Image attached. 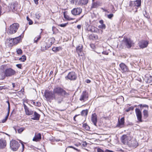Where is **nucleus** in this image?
I'll return each instance as SVG.
<instances>
[{
  "label": "nucleus",
  "instance_id": "nucleus-33",
  "mask_svg": "<svg viewBox=\"0 0 152 152\" xmlns=\"http://www.w3.org/2000/svg\"><path fill=\"white\" fill-rule=\"evenodd\" d=\"M26 60V57L25 56H23L21 58H20L19 60L22 61H24Z\"/></svg>",
  "mask_w": 152,
  "mask_h": 152
},
{
  "label": "nucleus",
  "instance_id": "nucleus-20",
  "mask_svg": "<svg viewBox=\"0 0 152 152\" xmlns=\"http://www.w3.org/2000/svg\"><path fill=\"white\" fill-rule=\"evenodd\" d=\"M63 97L64 96L60 95L56 96L55 95L54 99L57 101L58 103H60L63 100Z\"/></svg>",
  "mask_w": 152,
  "mask_h": 152
},
{
  "label": "nucleus",
  "instance_id": "nucleus-9",
  "mask_svg": "<svg viewBox=\"0 0 152 152\" xmlns=\"http://www.w3.org/2000/svg\"><path fill=\"white\" fill-rule=\"evenodd\" d=\"M88 93L86 91H83L80 95L79 100L82 102H84L88 100Z\"/></svg>",
  "mask_w": 152,
  "mask_h": 152
},
{
  "label": "nucleus",
  "instance_id": "nucleus-35",
  "mask_svg": "<svg viewBox=\"0 0 152 152\" xmlns=\"http://www.w3.org/2000/svg\"><path fill=\"white\" fill-rule=\"evenodd\" d=\"M9 115V114H8V113H7V115L5 116V118L4 119H3L2 120V123H4L5 122L7 121V118L8 117Z\"/></svg>",
  "mask_w": 152,
  "mask_h": 152
},
{
  "label": "nucleus",
  "instance_id": "nucleus-63",
  "mask_svg": "<svg viewBox=\"0 0 152 152\" xmlns=\"http://www.w3.org/2000/svg\"><path fill=\"white\" fill-rule=\"evenodd\" d=\"M3 89V86H0V91L2 90Z\"/></svg>",
  "mask_w": 152,
  "mask_h": 152
},
{
  "label": "nucleus",
  "instance_id": "nucleus-12",
  "mask_svg": "<svg viewBox=\"0 0 152 152\" xmlns=\"http://www.w3.org/2000/svg\"><path fill=\"white\" fill-rule=\"evenodd\" d=\"M82 10L80 7L74 8L71 11V12L73 15H79L82 12Z\"/></svg>",
  "mask_w": 152,
  "mask_h": 152
},
{
  "label": "nucleus",
  "instance_id": "nucleus-21",
  "mask_svg": "<svg viewBox=\"0 0 152 152\" xmlns=\"http://www.w3.org/2000/svg\"><path fill=\"white\" fill-rule=\"evenodd\" d=\"M7 143L5 140L0 139V149L4 148L6 146Z\"/></svg>",
  "mask_w": 152,
  "mask_h": 152
},
{
  "label": "nucleus",
  "instance_id": "nucleus-25",
  "mask_svg": "<svg viewBox=\"0 0 152 152\" xmlns=\"http://www.w3.org/2000/svg\"><path fill=\"white\" fill-rule=\"evenodd\" d=\"M21 36L20 35L18 37L13 38L14 44H16L19 42L21 38Z\"/></svg>",
  "mask_w": 152,
  "mask_h": 152
},
{
  "label": "nucleus",
  "instance_id": "nucleus-18",
  "mask_svg": "<svg viewBox=\"0 0 152 152\" xmlns=\"http://www.w3.org/2000/svg\"><path fill=\"white\" fill-rule=\"evenodd\" d=\"M33 114L31 116V119L35 120H39L40 115L36 112H33Z\"/></svg>",
  "mask_w": 152,
  "mask_h": 152
},
{
  "label": "nucleus",
  "instance_id": "nucleus-2",
  "mask_svg": "<svg viewBox=\"0 0 152 152\" xmlns=\"http://www.w3.org/2000/svg\"><path fill=\"white\" fill-rule=\"evenodd\" d=\"M141 0H136L135 1H130L129 6L134 12H136L137 11L138 7L141 6Z\"/></svg>",
  "mask_w": 152,
  "mask_h": 152
},
{
  "label": "nucleus",
  "instance_id": "nucleus-28",
  "mask_svg": "<svg viewBox=\"0 0 152 152\" xmlns=\"http://www.w3.org/2000/svg\"><path fill=\"white\" fill-rule=\"evenodd\" d=\"M88 30L92 32L96 33L98 30V29L96 27L93 26L91 27V28H90L89 30L88 29Z\"/></svg>",
  "mask_w": 152,
  "mask_h": 152
},
{
  "label": "nucleus",
  "instance_id": "nucleus-45",
  "mask_svg": "<svg viewBox=\"0 0 152 152\" xmlns=\"http://www.w3.org/2000/svg\"><path fill=\"white\" fill-rule=\"evenodd\" d=\"M67 24V23H63V24H59L58 26L61 27H65L66 26Z\"/></svg>",
  "mask_w": 152,
  "mask_h": 152
},
{
  "label": "nucleus",
  "instance_id": "nucleus-34",
  "mask_svg": "<svg viewBox=\"0 0 152 152\" xmlns=\"http://www.w3.org/2000/svg\"><path fill=\"white\" fill-rule=\"evenodd\" d=\"M61 48L60 47H54L52 48V50L55 52H57L59 51L61 49Z\"/></svg>",
  "mask_w": 152,
  "mask_h": 152
},
{
  "label": "nucleus",
  "instance_id": "nucleus-13",
  "mask_svg": "<svg viewBox=\"0 0 152 152\" xmlns=\"http://www.w3.org/2000/svg\"><path fill=\"white\" fill-rule=\"evenodd\" d=\"M24 108L25 110V113L27 115H32L33 113V111L31 110H29L28 108L26 105L23 104Z\"/></svg>",
  "mask_w": 152,
  "mask_h": 152
},
{
  "label": "nucleus",
  "instance_id": "nucleus-30",
  "mask_svg": "<svg viewBox=\"0 0 152 152\" xmlns=\"http://www.w3.org/2000/svg\"><path fill=\"white\" fill-rule=\"evenodd\" d=\"M88 2V0H80L79 1V2L83 5L87 4Z\"/></svg>",
  "mask_w": 152,
  "mask_h": 152
},
{
  "label": "nucleus",
  "instance_id": "nucleus-36",
  "mask_svg": "<svg viewBox=\"0 0 152 152\" xmlns=\"http://www.w3.org/2000/svg\"><path fill=\"white\" fill-rule=\"evenodd\" d=\"M16 52L19 55L21 54L22 53V50L20 48L17 49L16 50Z\"/></svg>",
  "mask_w": 152,
  "mask_h": 152
},
{
  "label": "nucleus",
  "instance_id": "nucleus-40",
  "mask_svg": "<svg viewBox=\"0 0 152 152\" xmlns=\"http://www.w3.org/2000/svg\"><path fill=\"white\" fill-rule=\"evenodd\" d=\"M83 127H85V129L87 130H88L90 128L86 124H84L83 125Z\"/></svg>",
  "mask_w": 152,
  "mask_h": 152
},
{
  "label": "nucleus",
  "instance_id": "nucleus-23",
  "mask_svg": "<svg viewBox=\"0 0 152 152\" xmlns=\"http://www.w3.org/2000/svg\"><path fill=\"white\" fill-rule=\"evenodd\" d=\"M41 138V134L40 133H36L35 137L33 139V140L34 141H38Z\"/></svg>",
  "mask_w": 152,
  "mask_h": 152
},
{
  "label": "nucleus",
  "instance_id": "nucleus-55",
  "mask_svg": "<svg viewBox=\"0 0 152 152\" xmlns=\"http://www.w3.org/2000/svg\"><path fill=\"white\" fill-rule=\"evenodd\" d=\"M105 152H114L108 149H106L105 150Z\"/></svg>",
  "mask_w": 152,
  "mask_h": 152
},
{
  "label": "nucleus",
  "instance_id": "nucleus-11",
  "mask_svg": "<svg viewBox=\"0 0 152 152\" xmlns=\"http://www.w3.org/2000/svg\"><path fill=\"white\" fill-rule=\"evenodd\" d=\"M135 112L137 119L140 122H142V114L140 110L138 108H136Z\"/></svg>",
  "mask_w": 152,
  "mask_h": 152
},
{
  "label": "nucleus",
  "instance_id": "nucleus-22",
  "mask_svg": "<svg viewBox=\"0 0 152 152\" xmlns=\"http://www.w3.org/2000/svg\"><path fill=\"white\" fill-rule=\"evenodd\" d=\"M83 45L81 44H80L76 48V51L79 56H82V55H81V53L83 51Z\"/></svg>",
  "mask_w": 152,
  "mask_h": 152
},
{
  "label": "nucleus",
  "instance_id": "nucleus-47",
  "mask_svg": "<svg viewBox=\"0 0 152 152\" xmlns=\"http://www.w3.org/2000/svg\"><path fill=\"white\" fill-rule=\"evenodd\" d=\"M87 145V143L85 141L83 142L82 144V146L83 147H86Z\"/></svg>",
  "mask_w": 152,
  "mask_h": 152
},
{
  "label": "nucleus",
  "instance_id": "nucleus-19",
  "mask_svg": "<svg viewBox=\"0 0 152 152\" xmlns=\"http://www.w3.org/2000/svg\"><path fill=\"white\" fill-rule=\"evenodd\" d=\"M124 117L121 118L120 120L118 119V123L117 125V126L120 128H122L124 127Z\"/></svg>",
  "mask_w": 152,
  "mask_h": 152
},
{
  "label": "nucleus",
  "instance_id": "nucleus-39",
  "mask_svg": "<svg viewBox=\"0 0 152 152\" xmlns=\"http://www.w3.org/2000/svg\"><path fill=\"white\" fill-rule=\"evenodd\" d=\"M98 27L100 28H101L102 29H104L105 28L106 26L105 24H102L99 26Z\"/></svg>",
  "mask_w": 152,
  "mask_h": 152
},
{
  "label": "nucleus",
  "instance_id": "nucleus-61",
  "mask_svg": "<svg viewBox=\"0 0 152 152\" xmlns=\"http://www.w3.org/2000/svg\"><path fill=\"white\" fill-rule=\"evenodd\" d=\"M86 83H90L91 82V81L90 80H88V79H87L86 80Z\"/></svg>",
  "mask_w": 152,
  "mask_h": 152
},
{
  "label": "nucleus",
  "instance_id": "nucleus-1",
  "mask_svg": "<svg viewBox=\"0 0 152 152\" xmlns=\"http://www.w3.org/2000/svg\"><path fill=\"white\" fill-rule=\"evenodd\" d=\"M53 92L55 95H60L64 96H68L69 94L65 90L60 87H55L53 89Z\"/></svg>",
  "mask_w": 152,
  "mask_h": 152
},
{
  "label": "nucleus",
  "instance_id": "nucleus-59",
  "mask_svg": "<svg viewBox=\"0 0 152 152\" xmlns=\"http://www.w3.org/2000/svg\"><path fill=\"white\" fill-rule=\"evenodd\" d=\"M99 23H101V24H103V21L102 20H100L99 21Z\"/></svg>",
  "mask_w": 152,
  "mask_h": 152
},
{
  "label": "nucleus",
  "instance_id": "nucleus-24",
  "mask_svg": "<svg viewBox=\"0 0 152 152\" xmlns=\"http://www.w3.org/2000/svg\"><path fill=\"white\" fill-rule=\"evenodd\" d=\"M91 121L96 126V124L97 121V118L96 114L94 113L92 114L91 117Z\"/></svg>",
  "mask_w": 152,
  "mask_h": 152
},
{
  "label": "nucleus",
  "instance_id": "nucleus-48",
  "mask_svg": "<svg viewBox=\"0 0 152 152\" xmlns=\"http://www.w3.org/2000/svg\"><path fill=\"white\" fill-rule=\"evenodd\" d=\"M97 4L95 2L93 3L92 5V7L95 8L96 7Z\"/></svg>",
  "mask_w": 152,
  "mask_h": 152
},
{
  "label": "nucleus",
  "instance_id": "nucleus-44",
  "mask_svg": "<svg viewBox=\"0 0 152 152\" xmlns=\"http://www.w3.org/2000/svg\"><path fill=\"white\" fill-rule=\"evenodd\" d=\"M7 102L8 104V111L7 113H8V114H9L10 108V104L8 101H7Z\"/></svg>",
  "mask_w": 152,
  "mask_h": 152
},
{
  "label": "nucleus",
  "instance_id": "nucleus-51",
  "mask_svg": "<svg viewBox=\"0 0 152 152\" xmlns=\"http://www.w3.org/2000/svg\"><path fill=\"white\" fill-rule=\"evenodd\" d=\"M92 37H93L95 39H98V37L97 35L93 34Z\"/></svg>",
  "mask_w": 152,
  "mask_h": 152
},
{
  "label": "nucleus",
  "instance_id": "nucleus-50",
  "mask_svg": "<svg viewBox=\"0 0 152 152\" xmlns=\"http://www.w3.org/2000/svg\"><path fill=\"white\" fill-rule=\"evenodd\" d=\"M16 66L19 69H21L22 65L21 64H17Z\"/></svg>",
  "mask_w": 152,
  "mask_h": 152
},
{
  "label": "nucleus",
  "instance_id": "nucleus-26",
  "mask_svg": "<svg viewBox=\"0 0 152 152\" xmlns=\"http://www.w3.org/2000/svg\"><path fill=\"white\" fill-rule=\"evenodd\" d=\"M7 43H8L9 45L10 46H12L14 44V40L13 38L9 39L7 40Z\"/></svg>",
  "mask_w": 152,
  "mask_h": 152
},
{
  "label": "nucleus",
  "instance_id": "nucleus-62",
  "mask_svg": "<svg viewBox=\"0 0 152 152\" xmlns=\"http://www.w3.org/2000/svg\"><path fill=\"white\" fill-rule=\"evenodd\" d=\"M12 85L13 88H14L15 87V83H12Z\"/></svg>",
  "mask_w": 152,
  "mask_h": 152
},
{
  "label": "nucleus",
  "instance_id": "nucleus-8",
  "mask_svg": "<svg viewBox=\"0 0 152 152\" xmlns=\"http://www.w3.org/2000/svg\"><path fill=\"white\" fill-rule=\"evenodd\" d=\"M6 77H10L14 75L16 71L11 68H7L5 70Z\"/></svg>",
  "mask_w": 152,
  "mask_h": 152
},
{
  "label": "nucleus",
  "instance_id": "nucleus-14",
  "mask_svg": "<svg viewBox=\"0 0 152 152\" xmlns=\"http://www.w3.org/2000/svg\"><path fill=\"white\" fill-rule=\"evenodd\" d=\"M148 44V42L147 41H141L139 43V47L142 48H145L147 47Z\"/></svg>",
  "mask_w": 152,
  "mask_h": 152
},
{
  "label": "nucleus",
  "instance_id": "nucleus-17",
  "mask_svg": "<svg viewBox=\"0 0 152 152\" xmlns=\"http://www.w3.org/2000/svg\"><path fill=\"white\" fill-rule=\"evenodd\" d=\"M6 77L5 70H4L3 67H1L0 68V78L1 79L3 80Z\"/></svg>",
  "mask_w": 152,
  "mask_h": 152
},
{
  "label": "nucleus",
  "instance_id": "nucleus-3",
  "mask_svg": "<svg viewBox=\"0 0 152 152\" xmlns=\"http://www.w3.org/2000/svg\"><path fill=\"white\" fill-rule=\"evenodd\" d=\"M19 25L18 23H14L11 25L8 28L7 33L8 34H12L16 33L18 29Z\"/></svg>",
  "mask_w": 152,
  "mask_h": 152
},
{
  "label": "nucleus",
  "instance_id": "nucleus-60",
  "mask_svg": "<svg viewBox=\"0 0 152 152\" xmlns=\"http://www.w3.org/2000/svg\"><path fill=\"white\" fill-rule=\"evenodd\" d=\"M102 53L103 54H105V55H108V53H107L106 52L103 51L102 52Z\"/></svg>",
  "mask_w": 152,
  "mask_h": 152
},
{
  "label": "nucleus",
  "instance_id": "nucleus-49",
  "mask_svg": "<svg viewBox=\"0 0 152 152\" xmlns=\"http://www.w3.org/2000/svg\"><path fill=\"white\" fill-rule=\"evenodd\" d=\"M97 150V152H105V151H104L102 149L100 148H98Z\"/></svg>",
  "mask_w": 152,
  "mask_h": 152
},
{
  "label": "nucleus",
  "instance_id": "nucleus-10",
  "mask_svg": "<svg viewBox=\"0 0 152 152\" xmlns=\"http://www.w3.org/2000/svg\"><path fill=\"white\" fill-rule=\"evenodd\" d=\"M121 139L122 142L124 144H128L131 140V137L126 135H124L121 137Z\"/></svg>",
  "mask_w": 152,
  "mask_h": 152
},
{
  "label": "nucleus",
  "instance_id": "nucleus-58",
  "mask_svg": "<svg viewBox=\"0 0 152 152\" xmlns=\"http://www.w3.org/2000/svg\"><path fill=\"white\" fill-rule=\"evenodd\" d=\"M75 0H70V1L71 3L74 4L75 3Z\"/></svg>",
  "mask_w": 152,
  "mask_h": 152
},
{
  "label": "nucleus",
  "instance_id": "nucleus-56",
  "mask_svg": "<svg viewBox=\"0 0 152 152\" xmlns=\"http://www.w3.org/2000/svg\"><path fill=\"white\" fill-rule=\"evenodd\" d=\"M81 25H78L77 26V28L78 29H80L81 28Z\"/></svg>",
  "mask_w": 152,
  "mask_h": 152
},
{
  "label": "nucleus",
  "instance_id": "nucleus-53",
  "mask_svg": "<svg viewBox=\"0 0 152 152\" xmlns=\"http://www.w3.org/2000/svg\"><path fill=\"white\" fill-rule=\"evenodd\" d=\"M83 15L81 17H80V18H78L75 22L76 23L78 21H79V20H81L82 19V18L83 17Z\"/></svg>",
  "mask_w": 152,
  "mask_h": 152
},
{
  "label": "nucleus",
  "instance_id": "nucleus-46",
  "mask_svg": "<svg viewBox=\"0 0 152 152\" xmlns=\"http://www.w3.org/2000/svg\"><path fill=\"white\" fill-rule=\"evenodd\" d=\"M113 16V15L111 14L107 15V18L109 19H111Z\"/></svg>",
  "mask_w": 152,
  "mask_h": 152
},
{
  "label": "nucleus",
  "instance_id": "nucleus-52",
  "mask_svg": "<svg viewBox=\"0 0 152 152\" xmlns=\"http://www.w3.org/2000/svg\"><path fill=\"white\" fill-rule=\"evenodd\" d=\"M21 143L22 144V150L21 152H23V150H24V144H23V143L22 142H21Z\"/></svg>",
  "mask_w": 152,
  "mask_h": 152
},
{
  "label": "nucleus",
  "instance_id": "nucleus-31",
  "mask_svg": "<svg viewBox=\"0 0 152 152\" xmlns=\"http://www.w3.org/2000/svg\"><path fill=\"white\" fill-rule=\"evenodd\" d=\"M41 37L40 35L38 36L37 37H35L34 39V42L37 43L38 41L40 39Z\"/></svg>",
  "mask_w": 152,
  "mask_h": 152
},
{
  "label": "nucleus",
  "instance_id": "nucleus-38",
  "mask_svg": "<svg viewBox=\"0 0 152 152\" xmlns=\"http://www.w3.org/2000/svg\"><path fill=\"white\" fill-rule=\"evenodd\" d=\"M24 129V127H21L18 130V132L19 133H21Z\"/></svg>",
  "mask_w": 152,
  "mask_h": 152
},
{
  "label": "nucleus",
  "instance_id": "nucleus-41",
  "mask_svg": "<svg viewBox=\"0 0 152 152\" xmlns=\"http://www.w3.org/2000/svg\"><path fill=\"white\" fill-rule=\"evenodd\" d=\"M40 17V14L38 13H37L35 14V18L38 19H39Z\"/></svg>",
  "mask_w": 152,
  "mask_h": 152
},
{
  "label": "nucleus",
  "instance_id": "nucleus-29",
  "mask_svg": "<svg viewBox=\"0 0 152 152\" xmlns=\"http://www.w3.org/2000/svg\"><path fill=\"white\" fill-rule=\"evenodd\" d=\"M88 111L87 110H84L81 112V115L82 116H86L88 114Z\"/></svg>",
  "mask_w": 152,
  "mask_h": 152
},
{
  "label": "nucleus",
  "instance_id": "nucleus-7",
  "mask_svg": "<svg viewBox=\"0 0 152 152\" xmlns=\"http://www.w3.org/2000/svg\"><path fill=\"white\" fill-rule=\"evenodd\" d=\"M45 97L47 99H54L55 98V95L51 91H46L44 93Z\"/></svg>",
  "mask_w": 152,
  "mask_h": 152
},
{
  "label": "nucleus",
  "instance_id": "nucleus-57",
  "mask_svg": "<svg viewBox=\"0 0 152 152\" xmlns=\"http://www.w3.org/2000/svg\"><path fill=\"white\" fill-rule=\"evenodd\" d=\"M35 3L36 4H38V0H34Z\"/></svg>",
  "mask_w": 152,
  "mask_h": 152
},
{
  "label": "nucleus",
  "instance_id": "nucleus-6",
  "mask_svg": "<svg viewBox=\"0 0 152 152\" xmlns=\"http://www.w3.org/2000/svg\"><path fill=\"white\" fill-rule=\"evenodd\" d=\"M77 78V75L74 72H69L67 75L65 77L66 79H68L71 80H75Z\"/></svg>",
  "mask_w": 152,
  "mask_h": 152
},
{
  "label": "nucleus",
  "instance_id": "nucleus-43",
  "mask_svg": "<svg viewBox=\"0 0 152 152\" xmlns=\"http://www.w3.org/2000/svg\"><path fill=\"white\" fill-rule=\"evenodd\" d=\"M134 107L131 106L129 107L128 109H126V112H129V111L131 110H133L134 109Z\"/></svg>",
  "mask_w": 152,
  "mask_h": 152
},
{
  "label": "nucleus",
  "instance_id": "nucleus-32",
  "mask_svg": "<svg viewBox=\"0 0 152 152\" xmlns=\"http://www.w3.org/2000/svg\"><path fill=\"white\" fill-rule=\"evenodd\" d=\"M33 104L35 106H40L41 105V104L40 102H34L33 101Z\"/></svg>",
  "mask_w": 152,
  "mask_h": 152
},
{
  "label": "nucleus",
  "instance_id": "nucleus-37",
  "mask_svg": "<svg viewBox=\"0 0 152 152\" xmlns=\"http://www.w3.org/2000/svg\"><path fill=\"white\" fill-rule=\"evenodd\" d=\"M27 20L28 21V23L29 25H31L33 24V21L29 18L28 16L26 17Z\"/></svg>",
  "mask_w": 152,
  "mask_h": 152
},
{
  "label": "nucleus",
  "instance_id": "nucleus-5",
  "mask_svg": "<svg viewBox=\"0 0 152 152\" xmlns=\"http://www.w3.org/2000/svg\"><path fill=\"white\" fill-rule=\"evenodd\" d=\"M20 144L17 141L15 140H12L10 142V148L11 149L14 151H17L20 147Z\"/></svg>",
  "mask_w": 152,
  "mask_h": 152
},
{
  "label": "nucleus",
  "instance_id": "nucleus-15",
  "mask_svg": "<svg viewBox=\"0 0 152 152\" xmlns=\"http://www.w3.org/2000/svg\"><path fill=\"white\" fill-rule=\"evenodd\" d=\"M120 67L122 72H127L128 69L124 63H121L119 65Z\"/></svg>",
  "mask_w": 152,
  "mask_h": 152
},
{
  "label": "nucleus",
  "instance_id": "nucleus-16",
  "mask_svg": "<svg viewBox=\"0 0 152 152\" xmlns=\"http://www.w3.org/2000/svg\"><path fill=\"white\" fill-rule=\"evenodd\" d=\"M128 145L131 147H136L138 145V144L136 140L135 139L130 140Z\"/></svg>",
  "mask_w": 152,
  "mask_h": 152
},
{
  "label": "nucleus",
  "instance_id": "nucleus-27",
  "mask_svg": "<svg viewBox=\"0 0 152 152\" xmlns=\"http://www.w3.org/2000/svg\"><path fill=\"white\" fill-rule=\"evenodd\" d=\"M143 117L146 118L148 116V110H144L143 111Z\"/></svg>",
  "mask_w": 152,
  "mask_h": 152
},
{
  "label": "nucleus",
  "instance_id": "nucleus-64",
  "mask_svg": "<svg viewBox=\"0 0 152 152\" xmlns=\"http://www.w3.org/2000/svg\"><path fill=\"white\" fill-rule=\"evenodd\" d=\"M73 149L76 150V151H78V150L77 148H75L74 147L73 148Z\"/></svg>",
  "mask_w": 152,
  "mask_h": 152
},
{
  "label": "nucleus",
  "instance_id": "nucleus-54",
  "mask_svg": "<svg viewBox=\"0 0 152 152\" xmlns=\"http://www.w3.org/2000/svg\"><path fill=\"white\" fill-rule=\"evenodd\" d=\"M152 81V77L151 76L150 77V78H149V79H148V82L150 83Z\"/></svg>",
  "mask_w": 152,
  "mask_h": 152
},
{
  "label": "nucleus",
  "instance_id": "nucleus-4",
  "mask_svg": "<svg viewBox=\"0 0 152 152\" xmlns=\"http://www.w3.org/2000/svg\"><path fill=\"white\" fill-rule=\"evenodd\" d=\"M122 43L125 47L128 48H130L134 45L133 41L130 38H124L122 41Z\"/></svg>",
  "mask_w": 152,
  "mask_h": 152
},
{
  "label": "nucleus",
  "instance_id": "nucleus-42",
  "mask_svg": "<svg viewBox=\"0 0 152 152\" xmlns=\"http://www.w3.org/2000/svg\"><path fill=\"white\" fill-rule=\"evenodd\" d=\"M139 106H140V107H146L147 108L148 110V106L146 104H140L139 105Z\"/></svg>",
  "mask_w": 152,
  "mask_h": 152
}]
</instances>
